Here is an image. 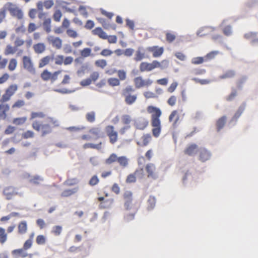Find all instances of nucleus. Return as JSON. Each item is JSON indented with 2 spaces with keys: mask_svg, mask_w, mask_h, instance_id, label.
<instances>
[{
  "mask_svg": "<svg viewBox=\"0 0 258 258\" xmlns=\"http://www.w3.org/2000/svg\"><path fill=\"white\" fill-rule=\"evenodd\" d=\"M108 84L111 87L118 86L120 84L119 80L116 78H110L107 80Z\"/></svg>",
  "mask_w": 258,
  "mask_h": 258,
  "instance_id": "40",
  "label": "nucleus"
},
{
  "mask_svg": "<svg viewBox=\"0 0 258 258\" xmlns=\"http://www.w3.org/2000/svg\"><path fill=\"white\" fill-rule=\"evenodd\" d=\"M211 156V153L205 148H200L199 150V160L202 162L209 160Z\"/></svg>",
  "mask_w": 258,
  "mask_h": 258,
  "instance_id": "18",
  "label": "nucleus"
},
{
  "mask_svg": "<svg viewBox=\"0 0 258 258\" xmlns=\"http://www.w3.org/2000/svg\"><path fill=\"white\" fill-rule=\"evenodd\" d=\"M22 63L24 69L29 73H35V68L30 56L27 55L23 56L22 57Z\"/></svg>",
  "mask_w": 258,
  "mask_h": 258,
  "instance_id": "11",
  "label": "nucleus"
},
{
  "mask_svg": "<svg viewBox=\"0 0 258 258\" xmlns=\"http://www.w3.org/2000/svg\"><path fill=\"white\" fill-rule=\"evenodd\" d=\"M145 170L148 178L153 180H155L158 178V173L154 164L152 163H148L145 166Z\"/></svg>",
  "mask_w": 258,
  "mask_h": 258,
  "instance_id": "13",
  "label": "nucleus"
},
{
  "mask_svg": "<svg viewBox=\"0 0 258 258\" xmlns=\"http://www.w3.org/2000/svg\"><path fill=\"white\" fill-rule=\"evenodd\" d=\"M148 57V56L146 55L144 52V48L143 47H139L135 52L134 60L136 62H138Z\"/></svg>",
  "mask_w": 258,
  "mask_h": 258,
  "instance_id": "22",
  "label": "nucleus"
},
{
  "mask_svg": "<svg viewBox=\"0 0 258 258\" xmlns=\"http://www.w3.org/2000/svg\"><path fill=\"white\" fill-rule=\"evenodd\" d=\"M89 133L94 137L95 139L101 137V131L98 127H93L89 130Z\"/></svg>",
  "mask_w": 258,
  "mask_h": 258,
  "instance_id": "31",
  "label": "nucleus"
},
{
  "mask_svg": "<svg viewBox=\"0 0 258 258\" xmlns=\"http://www.w3.org/2000/svg\"><path fill=\"white\" fill-rule=\"evenodd\" d=\"M99 182V179L97 175H93L89 181V184L91 186H94L97 185Z\"/></svg>",
  "mask_w": 258,
  "mask_h": 258,
  "instance_id": "59",
  "label": "nucleus"
},
{
  "mask_svg": "<svg viewBox=\"0 0 258 258\" xmlns=\"http://www.w3.org/2000/svg\"><path fill=\"white\" fill-rule=\"evenodd\" d=\"M43 26L44 31L49 33L51 32V19L50 18L45 19L43 23Z\"/></svg>",
  "mask_w": 258,
  "mask_h": 258,
  "instance_id": "38",
  "label": "nucleus"
},
{
  "mask_svg": "<svg viewBox=\"0 0 258 258\" xmlns=\"http://www.w3.org/2000/svg\"><path fill=\"white\" fill-rule=\"evenodd\" d=\"M36 242L38 245L44 244L46 242V237L43 235H39L36 237Z\"/></svg>",
  "mask_w": 258,
  "mask_h": 258,
  "instance_id": "55",
  "label": "nucleus"
},
{
  "mask_svg": "<svg viewBox=\"0 0 258 258\" xmlns=\"http://www.w3.org/2000/svg\"><path fill=\"white\" fill-rule=\"evenodd\" d=\"M48 43L56 49H60L62 46V40L58 37L49 35L47 37Z\"/></svg>",
  "mask_w": 258,
  "mask_h": 258,
  "instance_id": "12",
  "label": "nucleus"
},
{
  "mask_svg": "<svg viewBox=\"0 0 258 258\" xmlns=\"http://www.w3.org/2000/svg\"><path fill=\"white\" fill-rule=\"evenodd\" d=\"M113 202V199L106 200L103 203H101L100 204V207L104 209L110 207V206L112 204Z\"/></svg>",
  "mask_w": 258,
  "mask_h": 258,
  "instance_id": "62",
  "label": "nucleus"
},
{
  "mask_svg": "<svg viewBox=\"0 0 258 258\" xmlns=\"http://www.w3.org/2000/svg\"><path fill=\"white\" fill-rule=\"evenodd\" d=\"M25 104V102L23 100H17L12 106V108L16 109L20 108L24 106Z\"/></svg>",
  "mask_w": 258,
  "mask_h": 258,
  "instance_id": "52",
  "label": "nucleus"
},
{
  "mask_svg": "<svg viewBox=\"0 0 258 258\" xmlns=\"http://www.w3.org/2000/svg\"><path fill=\"white\" fill-rule=\"evenodd\" d=\"M226 121V117L223 116L219 118L216 123L217 131L219 132L225 125Z\"/></svg>",
  "mask_w": 258,
  "mask_h": 258,
  "instance_id": "35",
  "label": "nucleus"
},
{
  "mask_svg": "<svg viewBox=\"0 0 258 258\" xmlns=\"http://www.w3.org/2000/svg\"><path fill=\"white\" fill-rule=\"evenodd\" d=\"M38 28V26H37L34 23H30L27 27V31L29 33H32L36 31Z\"/></svg>",
  "mask_w": 258,
  "mask_h": 258,
  "instance_id": "53",
  "label": "nucleus"
},
{
  "mask_svg": "<svg viewBox=\"0 0 258 258\" xmlns=\"http://www.w3.org/2000/svg\"><path fill=\"white\" fill-rule=\"evenodd\" d=\"M244 110V106H240L239 108L238 109L237 111L236 112L235 114L234 115L232 120H237L239 117L241 115L242 113Z\"/></svg>",
  "mask_w": 258,
  "mask_h": 258,
  "instance_id": "60",
  "label": "nucleus"
},
{
  "mask_svg": "<svg viewBox=\"0 0 258 258\" xmlns=\"http://www.w3.org/2000/svg\"><path fill=\"white\" fill-rule=\"evenodd\" d=\"M236 73L234 70H229L219 76L220 79H231L235 76Z\"/></svg>",
  "mask_w": 258,
  "mask_h": 258,
  "instance_id": "33",
  "label": "nucleus"
},
{
  "mask_svg": "<svg viewBox=\"0 0 258 258\" xmlns=\"http://www.w3.org/2000/svg\"><path fill=\"white\" fill-rule=\"evenodd\" d=\"M43 179L40 176L38 175H35L33 176L32 178H31L29 181L30 183L35 184V185H38L40 184V182L43 181Z\"/></svg>",
  "mask_w": 258,
  "mask_h": 258,
  "instance_id": "47",
  "label": "nucleus"
},
{
  "mask_svg": "<svg viewBox=\"0 0 258 258\" xmlns=\"http://www.w3.org/2000/svg\"><path fill=\"white\" fill-rule=\"evenodd\" d=\"M147 112L151 115V125L152 127L153 136L158 138L162 131V124L160 117L162 115L161 110L156 106L149 105L147 107Z\"/></svg>",
  "mask_w": 258,
  "mask_h": 258,
  "instance_id": "1",
  "label": "nucleus"
},
{
  "mask_svg": "<svg viewBox=\"0 0 258 258\" xmlns=\"http://www.w3.org/2000/svg\"><path fill=\"white\" fill-rule=\"evenodd\" d=\"M198 146L195 144H191L187 146L185 149L184 152L188 156H193L195 155L197 152H199Z\"/></svg>",
  "mask_w": 258,
  "mask_h": 258,
  "instance_id": "25",
  "label": "nucleus"
},
{
  "mask_svg": "<svg viewBox=\"0 0 258 258\" xmlns=\"http://www.w3.org/2000/svg\"><path fill=\"white\" fill-rule=\"evenodd\" d=\"M95 64L98 68L104 69L107 66V61L105 59H100L96 60Z\"/></svg>",
  "mask_w": 258,
  "mask_h": 258,
  "instance_id": "49",
  "label": "nucleus"
},
{
  "mask_svg": "<svg viewBox=\"0 0 258 258\" xmlns=\"http://www.w3.org/2000/svg\"><path fill=\"white\" fill-rule=\"evenodd\" d=\"M24 248H19L15 249L12 251V254L15 256V258L22 257L25 258L29 255V254L26 252ZM31 256V254H29Z\"/></svg>",
  "mask_w": 258,
  "mask_h": 258,
  "instance_id": "27",
  "label": "nucleus"
},
{
  "mask_svg": "<svg viewBox=\"0 0 258 258\" xmlns=\"http://www.w3.org/2000/svg\"><path fill=\"white\" fill-rule=\"evenodd\" d=\"M53 59V55H48L41 57L38 61V68L40 69L42 68L49 64L52 61Z\"/></svg>",
  "mask_w": 258,
  "mask_h": 258,
  "instance_id": "20",
  "label": "nucleus"
},
{
  "mask_svg": "<svg viewBox=\"0 0 258 258\" xmlns=\"http://www.w3.org/2000/svg\"><path fill=\"white\" fill-rule=\"evenodd\" d=\"M34 133L32 131L28 130L22 134V138L24 139L33 138L34 137Z\"/></svg>",
  "mask_w": 258,
  "mask_h": 258,
  "instance_id": "51",
  "label": "nucleus"
},
{
  "mask_svg": "<svg viewBox=\"0 0 258 258\" xmlns=\"http://www.w3.org/2000/svg\"><path fill=\"white\" fill-rule=\"evenodd\" d=\"M146 50L152 53L153 57H159L164 52V48L158 46H149L146 48Z\"/></svg>",
  "mask_w": 258,
  "mask_h": 258,
  "instance_id": "17",
  "label": "nucleus"
},
{
  "mask_svg": "<svg viewBox=\"0 0 258 258\" xmlns=\"http://www.w3.org/2000/svg\"><path fill=\"white\" fill-rule=\"evenodd\" d=\"M62 17V13L59 10H56L53 15V19L55 22H59Z\"/></svg>",
  "mask_w": 258,
  "mask_h": 258,
  "instance_id": "58",
  "label": "nucleus"
},
{
  "mask_svg": "<svg viewBox=\"0 0 258 258\" xmlns=\"http://www.w3.org/2000/svg\"><path fill=\"white\" fill-rule=\"evenodd\" d=\"M101 142H100L99 144H94L92 143H86L83 145V148L84 149H87L89 148L100 149L101 148Z\"/></svg>",
  "mask_w": 258,
  "mask_h": 258,
  "instance_id": "39",
  "label": "nucleus"
},
{
  "mask_svg": "<svg viewBox=\"0 0 258 258\" xmlns=\"http://www.w3.org/2000/svg\"><path fill=\"white\" fill-rule=\"evenodd\" d=\"M25 43L24 40L21 39L20 37H17L15 42V46L17 48L18 47L23 46Z\"/></svg>",
  "mask_w": 258,
  "mask_h": 258,
  "instance_id": "61",
  "label": "nucleus"
},
{
  "mask_svg": "<svg viewBox=\"0 0 258 258\" xmlns=\"http://www.w3.org/2000/svg\"><path fill=\"white\" fill-rule=\"evenodd\" d=\"M148 125V120L144 118H140L134 122V126L137 129L144 130Z\"/></svg>",
  "mask_w": 258,
  "mask_h": 258,
  "instance_id": "21",
  "label": "nucleus"
},
{
  "mask_svg": "<svg viewBox=\"0 0 258 258\" xmlns=\"http://www.w3.org/2000/svg\"><path fill=\"white\" fill-rule=\"evenodd\" d=\"M18 90V85L16 84H12L10 85L5 90L3 94L0 101L8 102L12 96H13Z\"/></svg>",
  "mask_w": 258,
  "mask_h": 258,
  "instance_id": "9",
  "label": "nucleus"
},
{
  "mask_svg": "<svg viewBox=\"0 0 258 258\" xmlns=\"http://www.w3.org/2000/svg\"><path fill=\"white\" fill-rule=\"evenodd\" d=\"M135 87L137 89L148 88L152 85L153 81L151 79H144L142 76L137 77L134 79Z\"/></svg>",
  "mask_w": 258,
  "mask_h": 258,
  "instance_id": "7",
  "label": "nucleus"
},
{
  "mask_svg": "<svg viewBox=\"0 0 258 258\" xmlns=\"http://www.w3.org/2000/svg\"><path fill=\"white\" fill-rule=\"evenodd\" d=\"M244 38L250 41V43L253 45H258V37L257 34L254 32H248L244 34Z\"/></svg>",
  "mask_w": 258,
  "mask_h": 258,
  "instance_id": "23",
  "label": "nucleus"
},
{
  "mask_svg": "<svg viewBox=\"0 0 258 258\" xmlns=\"http://www.w3.org/2000/svg\"><path fill=\"white\" fill-rule=\"evenodd\" d=\"M132 121L131 116L128 114H124L121 116V122L123 124L128 125Z\"/></svg>",
  "mask_w": 258,
  "mask_h": 258,
  "instance_id": "48",
  "label": "nucleus"
},
{
  "mask_svg": "<svg viewBox=\"0 0 258 258\" xmlns=\"http://www.w3.org/2000/svg\"><path fill=\"white\" fill-rule=\"evenodd\" d=\"M96 114L94 111H90L86 114V120L89 122H94L95 121Z\"/></svg>",
  "mask_w": 258,
  "mask_h": 258,
  "instance_id": "44",
  "label": "nucleus"
},
{
  "mask_svg": "<svg viewBox=\"0 0 258 258\" xmlns=\"http://www.w3.org/2000/svg\"><path fill=\"white\" fill-rule=\"evenodd\" d=\"M61 73V70L51 73L46 69L41 73L40 77L44 81H50L51 83H53L57 80L58 76Z\"/></svg>",
  "mask_w": 258,
  "mask_h": 258,
  "instance_id": "6",
  "label": "nucleus"
},
{
  "mask_svg": "<svg viewBox=\"0 0 258 258\" xmlns=\"http://www.w3.org/2000/svg\"><path fill=\"white\" fill-rule=\"evenodd\" d=\"M3 194L8 200H11L13 197L17 195L18 193L16 191V189L13 186H8L4 188Z\"/></svg>",
  "mask_w": 258,
  "mask_h": 258,
  "instance_id": "19",
  "label": "nucleus"
},
{
  "mask_svg": "<svg viewBox=\"0 0 258 258\" xmlns=\"http://www.w3.org/2000/svg\"><path fill=\"white\" fill-rule=\"evenodd\" d=\"M168 64V61L166 60H163L161 62L158 60H154L151 63L142 62L139 66V69L141 72H150L156 68L163 69Z\"/></svg>",
  "mask_w": 258,
  "mask_h": 258,
  "instance_id": "3",
  "label": "nucleus"
},
{
  "mask_svg": "<svg viewBox=\"0 0 258 258\" xmlns=\"http://www.w3.org/2000/svg\"><path fill=\"white\" fill-rule=\"evenodd\" d=\"M152 140V136L150 134H145L141 138L140 141L137 142V144L140 146H147Z\"/></svg>",
  "mask_w": 258,
  "mask_h": 258,
  "instance_id": "24",
  "label": "nucleus"
},
{
  "mask_svg": "<svg viewBox=\"0 0 258 258\" xmlns=\"http://www.w3.org/2000/svg\"><path fill=\"white\" fill-rule=\"evenodd\" d=\"M138 170H136L134 173L129 174L126 178V182L127 183H134L136 181V175Z\"/></svg>",
  "mask_w": 258,
  "mask_h": 258,
  "instance_id": "45",
  "label": "nucleus"
},
{
  "mask_svg": "<svg viewBox=\"0 0 258 258\" xmlns=\"http://www.w3.org/2000/svg\"><path fill=\"white\" fill-rule=\"evenodd\" d=\"M17 60L15 58H12L10 59L8 69L10 71H14L17 66Z\"/></svg>",
  "mask_w": 258,
  "mask_h": 258,
  "instance_id": "41",
  "label": "nucleus"
},
{
  "mask_svg": "<svg viewBox=\"0 0 258 258\" xmlns=\"http://www.w3.org/2000/svg\"><path fill=\"white\" fill-rule=\"evenodd\" d=\"M28 226L26 221L20 222L18 225V233L20 235L26 233L27 231Z\"/></svg>",
  "mask_w": 258,
  "mask_h": 258,
  "instance_id": "30",
  "label": "nucleus"
},
{
  "mask_svg": "<svg viewBox=\"0 0 258 258\" xmlns=\"http://www.w3.org/2000/svg\"><path fill=\"white\" fill-rule=\"evenodd\" d=\"M17 51V48L14 46H12L10 44H8L6 46L4 50V54L6 56L9 55H13L15 54Z\"/></svg>",
  "mask_w": 258,
  "mask_h": 258,
  "instance_id": "34",
  "label": "nucleus"
},
{
  "mask_svg": "<svg viewBox=\"0 0 258 258\" xmlns=\"http://www.w3.org/2000/svg\"><path fill=\"white\" fill-rule=\"evenodd\" d=\"M168 120L170 122H172V127L176 128L180 120L179 111L173 110L169 116Z\"/></svg>",
  "mask_w": 258,
  "mask_h": 258,
  "instance_id": "16",
  "label": "nucleus"
},
{
  "mask_svg": "<svg viewBox=\"0 0 258 258\" xmlns=\"http://www.w3.org/2000/svg\"><path fill=\"white\" fill-rule=\"evenodd\" d=\"M92 33L94 35L98 36L100 38L102 39H107L106 33L100 27H97L92 30Z\"/></svg>",
  "mask_w": 258,
  "mask_h": 258,
  "instance_id": "29",
  "label": "nucleus"
},
{
  "mask_svg": "<svg viewBox=\"0 0 258 258\" xmlns=\"http://www.w3.org/2000/svg\"><path fill=\"white\" fill-rule=\"evenodd\" d=\"M45 114L43 112H32L30 114V120H33L36 118H44Z\"/></svg>",
  "mask_w": 258,
  "mask_h": 258,
  "instance_id": "43",
  "label": "nucleus"
},
{
  "mask_svg": "<svg viewBox=\"0 0 258 258\" xmlns=\"http://www.w3.org/2000/svg\"><path fill=\"white\" fill-rule=\"evenodd\" d=\"M115 162H117L120 167L124 168L128 166L129 160L126 156L117 157L116 154L112 153L105 160V163L107 165H111Z\"/></svg>",
  "mask_w": 258,
  "mask_h": 258,
  "instance_id": "5",
  "label": "nucleus"
},
{
  "mask_svg": "<svg viewBox=\"0 0 258 258\" xmlns=\"http://www.w3.org/2000/svg\"><path fill=\"white\" fill-rule=\"evenodd\" d=\"M58 125V121L51 117H47L44 122L35 120L32 123V127L35 131L41 133L42 136L50 134L53 127Z\"/></svg>",
  "mask_w": 258,
  "mask_h": 258,
  "instance_id": "2",
  "label": "nucleus"
},
{
  "mask_svg": "<svg viewBox=\"0 0 258 258\" xmlns=\"http://www.w3.org/2000/svg\"><path fill=\"white\" fill-rule=\"evenodd\" d=\"M214 28L212 27L205 26L201 28L197 32V35L200 37H204L212 33Z\"/></svg>",
  "mask_w": 258,
  "mask_h": 258,
  "instance_id": "26",
  "label": "nucleus"
},
{
  "mask_svg": "<svg viewBox=\"0 0 258 258\" xmlns=\"http://www.w3.org/2000/svg\"><path fill=\"white\" fill-rule=\"evenodd\" d=\"M105 132L111 144H114L118 140V134L114 126L109 125L105 127Z\"/></svg>",
  "mask_w": 258,
  "mask_h": 258,
  "instance_id": "8",
  "label": "nucleus"
},
{
  "mask_svg": "<svg viewBox=\"0 0 258 258\" xmlns=\"http://www.w3.org/2000/svg\"><path fill=\"white\" fill-rule=\"evenodd\" d=\"M66 33L69 37L73 38H76L78 36L77 32L73 29H68Z\"/></svg>",
  "mask_w": 258,
  "mask_h": 258,
  "instance_id": "63",
  "label": "nucleus"
},
{
  "mask_svg": "<svg viewBox=\"0 0 258 258\" xmlns=\"http://www.w3.org/2000/svg\"><path fill=\"white\" fill-rule=\"evenodd\" d=\"M78 191V188H74L72 189H66L63 190L60 194V197L62 198L69 197Z\"/></svg>",
  "mask_w": 258,
  "mask_h": 258,
  "instance_id": "32",
  "label": "nucleus"
},
{
  "mask_svg": "<svg viewBox=\"0 0 258 258\" xmlns=\"http://www.w3.org/2000/svg\"><path fill=\"white\" fill-rule=\"evenodd\" d=\"M175 38L176 36L173 33L167 32L166 34V39L169 43L172 42L175 39Z\"/></svg>",
  "mask_w": 258,
  "mask_h": 258,
  "instance_id": "64",
  "label": "nucleus"
},
{
  "mask_svg": "<svg viewBox=\"0 0 258 258\" xmlns=\"http://www.w3.org/2000/svg\"><path fill=\"white\" fill-rule=\"evenodd\" d=\"M33 49L36 54H42L46 50V45L43 42H39L33 45Z\"/></svg>",
  "mask_w": 258,
  "mask_h": 258,
  "instance_id": "28",
  "label": "nucleus"
},
{
  "mask_svg": "<svg viewBox=\"0 0 258 258\" xmlns=\"http://www.w3.org/2000/svg\"><path fill=\"white\" fill-rule=\"evenodd\" d=\"M134 92L135 89L131 85L127 86L122 90L121 95L124 98L126 104L132 105L136 101L137 95L133 94Z\"/></svg>",
  "mask_w": 258,
  "mask_h": 258,
  "instance_id": "4",
  "label": "nucleus"
},
{
  "mask_svg": "<svg viewBox=\"0 0 258 258\" xmlns=\"http://www.w3.org/2000/svg\"><path fill=\"white\" fill-rule=\"evenodd\" d=\"M156 204V200L154 197H150L147 201V209L148 210H151L153 209Z\"/></svg>",
  "mask_w": 258,
  "mask_h": 258,
  "instance_id": "42",
  "label": "nucleus"
},
{
  "mask_svg": "<svg viewBox=\"0 0 258 258\" xmlns=\"http://www.w3.org/2000/svg\"><path fill=\"white\" fill-rule=\"evenodd\" d=\"M62 231V227L60 226H54L53 227L51 232L55 236H58Z\"/></svg>",
  "mask_w": 258,
  "mask_h": 258,
  "instance_id": "57",
  "label": "nucleus"
},
{
  "mask_svg": "<svg viewBox=\"0 0 258 258\" xmlns=\"http://www.w3.org/2000/svg\"><path fill=\"white\" fill-rule=\"evenodd\" d=\"M100 74L98 72H92L90 77L85 79L82 80L80 82L82 86H87L93 83H95L99 78Z\"/></svg>",
  "mask_w": 258,
  "mask_h": 258,
  "instance_id": "14",
  "label": "nucleus"
},
{
  "mask_svg": "<svg viewBox=\"0 0 258 258\" xmlns=\"http://www.w3.org/2000/svg\"><path fill=\"white\" fill-rule=\"evenodd\" d=\"M7 6V9L10 12L11 15L15 16L19 19L22 18L23 15L21 10L11 3H8Z\"/></svg>",
  "mask_w": 258,
  "mask_h": 258,
  "instance_id": "15",
  "label": "nucleus"
},
{
  "mask_svg": "<svg viewBox=\"0 0 258 258\" xmlns=\"http://www.w3.org/2000/svg\"><path fill=\"white\" fill-rule=\"evenodd\" d=\"M80 54L83 57H87L91 55V49L90 48H85L80 51Z\"/></svg>",
  "mask_w": 258,
  "mask_h": 258,
  "instance_id": "50",
  "label": "nucleus"
},
{
  "mask_svg": "<svg viewBox=\"0 0 258 258\" xmlns=\"http://www.w3.org/2000/svg\"><path fill=\"white\" fill-rule=\"evenodd\" d=\"M27 118L26 116L15 118L13 120V123L16 125L24 124L27 121Z\"/></svg>",
  "mask_w": 258,
  "mask_h": 258,
  "instance_id": "37",
  "label": "nucleus"
},
{
  "mask_svg": "<svg viewBox=\"0 0 258 258\" xmlns=\"http://www.w3.org/2000/svg\"><path fill=\"white\" fill-rule=\"evenodd\" d=\"M8 239V234L6 229L0 227V243L1 244H4Z\"/></svg>",
  "mask_w": 258,
  "mask_h": 258,
  "instance_id": "36",
  "label": "nucleus"
},
{
  "mask_svg": "<svg viewBox=\"0 0 258 258\" xmlns=\"http://www.w3.org/2000/svg\"><path fill=\"white\" fill-rule=\"evenodd\" d=\"M116 73L119 81H124L126 79V73L123 70H116Z\"/></svg>",
  "mask_w": 258,
  "mask_h": 258,
  "instance_id": "46",
  "label": "nucleus"
},
{
  "mask_svg": "<svg viewBox=\"0 0 258 258\" xmlns=\"http://www.w3.org/2000/svg\"><path fill=\"white\" fill-rule=\"evenodd\" d=\"M143 95L146 99L156 98L158 97L155 93L151 91H145L143 93Z\"/></svg>",
  "mask_w": 258,
  "mask_h": 258,
  "instance_id": "54",
  "label": "nucleus"
},
{
  "mask_svg": "<svg viewBox=\"0 0 258 258\" xmlns=\"http://www.w3.org/2000/svg\"><path fill=\"white\" fill-rule=\"evenodd\" d=\"M123 198L125 201H133V193L131 191H125L123 194Z\"/></svg>",
  "mask_w": 258,
  "mask_h": 258,
  "instance_id": "56",
  "label": "nucleus"
},
{
  "mask_svg": "<svg viewBox=\"0 0 258 258\" xmlns=\"http://www.w3.org/2000/svg\"><path fill=\"white\" fill-rule=\"evenodd\" d=\"M74 58L71 56L64 57L63 55H57L54 58L55 64L57 66H61L63 64L64 66H68L72 64L73 62Z\"/></svg>",
  "mask_w": 258,
  "mask_h": 258,
  "instance_id": "10",
  "label": "nucleus"
}]
</instances>
